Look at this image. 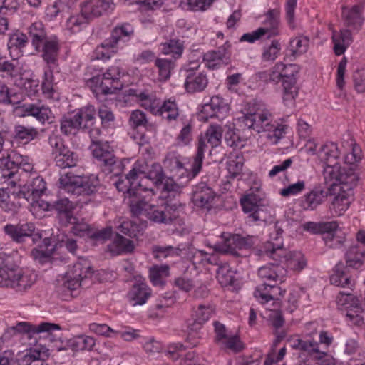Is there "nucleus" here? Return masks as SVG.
<instances>
[{
  "label": "nucleus",
  "instance_id": "nucleus-1",
  "mask_svg": "<svg viewBox=\"0 0 365 365\" xmlns=\"http://www.w3.org/2000/svg\"><path fill=\"white\" fill-rule=\"evenodd\" d=\"M127 205L133 216H145L155 224H171L178 217L180 202L152 205L141 192L136 189L128 190L126 195Z\"/></svg>",
  "mask_w": 365,
  "mask_h": 365
},
{
  "label": "nucleus",
  "instance_id": "nucleus-2",
  "mask_svg": "<svg viewBox=\"0 0 365 365\" xmlns=\"http://www.w3.org/2000/svg\"><path fill=\"white\" fill-rule=\"evenodd\" d=\"M19 167L28 172L32 170V161L26 156L4 148V139L0 133V172L1 183H8L12 186L16 185V173L15 169Z\"/></svg>",
  "mask_w": 365,
  "mask_h": 365
},
{
  "label": "nucleus",
  "instance_id": "nucleus-3",
  "mask_svg": "<svg viewBox=\"0 0 365 365\" xmlns=\"http://www.w3.org/2000/svg\"><path fill=\"white\" fill-rule=\"evenodd\" d=\"M346 264L339 262L334 268V273L330 277L332 284L341 287H350L351 286V280L350 276L347 273L349 268L359 269L364 262L365 250L364 247L356 245L349 247L345 255Z\"/></svg>",
  "mask_w": 365,
  "mask_h": 365
},
{
  "label": "nucleus",
  "instance_id": "nucleus-4",
  "mask_svg": "<svg viewBox=\"0 0 365 365\" xmlns=\"http://www.w3.org/2000/svg\"><path fill=\"white\" fill-rule=\"evenodd\" d=\"M16 173V179L17 182L15 186L7 185L11 187H19L20 190L17 193L19 197H22L29 201L31 198L35 199L41 197L46 190V185L44 180L38 175L36 172L34 171V166L31 171H25L19 167L15 169Z\"/></svg>",
  "mask_w": 365,
  "mask_h": 365
},
{
  "label": "nucleus",
  "instance_id": "nucleus-5",
  "mask_svg": "<svg viewBox=\"0 0 365 365\" xmlns=\"http://www.w3.org/2000/svg\"><path fill=\"white\" fill-rule=\"evenodd\" d=\"M277 69L280 71L282 78L283 102L287 107H292L295 103V98L298 95L297 86V75L299 67L297 64L285 65L282 63H277Z\"/></svg>",
  "mask_w": 365,
  "mask_h": 365
},
{
  "label": "nucleus",
  "instance_id": "nucleus-6",
  "mask_svg": "<svg viewBox=\"0 0 365 365\" xmlns=\"http://www.w3.org/2000/svg\"><path fill=\"white\" fill-rule=\"evenodd\" d=\"M99 68L98 65L93 64V86L97 87L103 94H113L120 90L122 83L120 81V72L118 67L113 66L102 74L95 73Z\"/></svg>",
  "mask_w": 365,
  "mask_h": 365
},
{
  "label": "nucleus",
  "instance_id": "nucleus-7",
  "mask_svg": "<svg viewBox=\"0 0 365 365\" xmlns=\"http://www.w3.org/2000/svg\"><path fill=\"white\" fill-rule=\"evenodd\" d=\"M91 120V108L89 106L64 115L60 122V130L66 135H76L80 129L88 128Z\"/></svg>",
  "mask_w": 365,
  "mask_h": 365
},
{
  "label": "nucleus",
  "instance_id": "nucleus-8",
  "mask_svg": "<svg viewBox=\"0 0 365 365\" xmlns=\"http://www.w3.org/2000/svg\"><path fill=\"white\" fill-rule=\"evenodd\" d=\"M61 189L73 195H88L90 201L91 183L90 178L87 175H76L67 173L60 178Z\"/></svg>",
  "mask_w": 365,
  "mask_h": 365
},
{
  "label": "nucleus",
  "instance_id": "nucleus-9",
  "mask_svg": "<svg viewBox=\"0 0 365 365\" xmlns=\"http://www.w3.org/2000/svg\"><path fill=\"white\" fill-rule=\"evenodd\" d=\"M213 312L214 309L210 305L199 304L196 309H194L192 317L187 322L188 338L193 341L190 342L191 346L197 345V339L199 338L198 331L211 317Z\"/></svg>",
  "mask_w": 365,
  "mask_h": 365
},
{
  "label": "nucleus",
  "instance_id": "nucleus-10",
  "mask_svg": "<svg viewBox=\"0 0 365 365\" xmlns=\"http://www.w3.org/2000/svg\"><path fill=\"white\" fill-rule=\"evenodd\" d=\"M231 44L226 41L216 49L209 50L202 55L205 66L210 70H216L227 66L231 62Z\"/></svg>",
  "mask_w": 365,
  "mask_h": 365
},
{
  "label": "nucleus",
  "instance_id": "nucleus-11",
  "mask_svg": "<svg viewBox=\"0 0 365 365\" xmlns=\"http://www.w3.org/2000/svg\"><path fill=\"white\" fill-rule=\"evenodd\" d=\"M93 157L98 162L103 173H110L113 171L116 158L108 142L93 140Z\"/></svg>",
  "mask_w": 365,
  "mask_h": 365
},
{
  "label": "nucleus",
  "instance_id": "nucleus-12",
  "mask_svg": "<svg viewBox=\"0 0 365 365\" xmlns=\"http://www.w3.org/2000/svg\"><path fill=\"white\" fill-rule=\"evenodd\" d=\"M198 68L199 65L197 63H191L184 69L183 76L185 78L184 86L188 93L201 92L208 84L207 75L198 71Z\"/></svg>",
  "mask_w": 365,
  "mask_h": 365
},
{
  "label": "nucleus",
  "instance_id": "nucleus-13",
  "mask_svg": "<svg viewBox=\"0 0 365 365\" xmlns=\"http://www.w3.org/2000/svg\"><path fill=\"white\" fill-rule=\"evenodd\" d=\"M336 300L339 305L345 306L347 310L346 317L349 321L357 326L364 324V317L361 315L363 308L359 305L358 298L349 292H340Z\"/></svg>",
  "mask_w": 365,
  "mask_h": 365
},
{
  "label": "nucleus",
  "instance_id": "nucleus-14",
  "mask_svg": "<svg viewBox=\"0 0 365 365\" xmlns=\"http://www.w3.org/2000/svg\"><path fill=\"white\" fill-rule=\"evenodd\" d=\"M11 329L19 333H26L30 337L34 334H45L44 337L47 338L50 341H54L56 337L53 332L60 331L61 327L54 323L43 322L38 325H32L26 322H21L13 326Z\"/></svg>",
  "mask_w": 365,
  "mask_h": 365
},
{
  "label": "nucleus",
  "instance_id": "nucleus-15",
  "mask_svg": "<svg viewBox=\"0 0 365 365\" xmlns=\"http://www.w3.org/2000/svg\"><path fill=\"white\" fill-rule=\"evenodd\" d=\"M255 245V237L251 235L242 236L235 234L228 237L224 245L215 244L214 250L220 253H230L233 255H238L237 249L247 250Z\"/></svg>",
  "mask_w": 365,
  "mask_h": 365
},
{
  "label": "nucleus",
  "instance_id": "nucleus-16",
  "mask_svg": "<svg viewBox=\"0 0 365 365\" xmlns=\"http://www.w3.org/2000/svg\"><path fill=\"white\" fill-rule=\"evenodd\" d=\"M288 342L293 349L305 352L314 359L322 360L327 356L326 351L319 349V344L310 337L294 336L289 339Z\"/></svg>",
  "mask_w": 365,
  "mask_h": 365
},
{
  "label": "nucleus",
  "instance_id": "nucleus-17",
  "mask_svg": "<svg viewBox=\"0 0 365 365\" xmlns=\"http://www.w3.org/2000/svg\"><path fill=\"white\" fill-rule=\"evenodd\" d=\"M91 19V2L86 1L81 4V13L70 16L65 24L66 29L71 34H76L86 29Z\"/></svg>",
  "mask_w": 365,
  "mask_h": 365
},
{
  "label": "nucleus",
  "instance_id": "nucleus-18",
  "mask_svg": "<svg viewBox=\"0 0 365 365\" xmlns=\"http://www.w3.org/2000/svg\"><path fill=\"white\" fill-rule=\"evenodd\" d=\"M240 205L245 213H250L247 216L249 222H265L267 212L263 206L258 205L257 197L255 195L250 194L240 199Z\"/></svg>",
  "mask_w": 365,
  "mask_h": 365
},
{
  "label": "nucleus",
  "instance_id": "nucleus-19",
  "mask_svg": "<svg viewBox=\"0 0 365 365\" xmlns=\"http://www.w3.org/2000/svg\"><path fill=\"white\" fill-rule=\"evenodd\" d=\"M272 114L267 110L259 113H247L243 118V123L249 129L259 133L271 131L273 128Z\"/></svg>",
  "mask_w": 365,
  "mask_h": 365
},
{
  "label": "nucleus",
  "instance_id": "nucleus-20",
  "mask_svg": "<svg viewBox=\"0 0 365 365\" xmlns=\"http://www.w3.org/2000/svg\"><path fill=\"white\" fill-rule=\"evenodd\" d=\"M229 110L227 102L220 96H212L209 103H205L201 110V118L207 120L209 118H223Z\"/></svg>",
  "mask_w": 365,
  "mask_h": 365
},
{
  "label": "nucleus",
  "instance_id": "nucleus-21",
  "mask_svg": "<svg viewBox=\"0 0 365 365\" xmlns=\"http://www.w3.org/2000/svg\"><path fill=\"white\" fill-rule=\"evenodd\" d=\"M152 294L145 279L136 280L127 293L126 297L131 306H142L146 303Z\"/></svg>",
  "mask_w": 365,
  "mask_h": 365
},
{
  "label": "nucleus",
  "instance_id": "nucleus-22",
  "mask_svg": "<svg viewBox=\"0 0 365 365\" xmlns=\"http://www.w3.org/2000/svg\"><path fill=\"white\" fill-rule=\"evenodd\" d=\"M283 230L278 226V223L274 225V233L271 234L272 242H267L264 245V252L270 258L277 260L284 257L287 253L283 246L282 242Z\"/></svg>",
  "mask_w": 365,
  "mask_h": 365
},
{
  "label": "nucleus",
  "instance_id": "nucleus-23",
  "mask_svg": "<svg viewBox=\"0 0 365 365\" xmlns=\"http://www.w3.org/2000/svg\"><path fill=\"white\" fill-rule=\"evenodd\" d=\"M215 196V193L212 189L205 182H201L193 187L192 201L196 207L209 209Z\"/></svg>",
  "mask_w": 365,
  "mask_h": 365
},
{
  "label": "nucleus",
  "instance_id": "nucleus-24",
  "mask_svg": "<svg viewBox=\"0 0 365 365\" xmlns=\"http://www.w3.org/2000/svg\"><path fill=\"white\" fill-rule=\"evenodd\" d=\"M91 267L86 268V271H83L81 263H76L72 267H69L63 277V286L69 290H76L81 286L84 278L88 277Z\"/></svg>",
  "mask_w": 365,
  "mask_h": 365
},
{
  "label": "nucleus",
  "instance_id": "nucleus-25",
  "mask_svg": "<svg viewBox=\"0 0 365 365\" xmlns=\"http://www.w3.org/2000/svg\"><path fill=\"white\" fill-rule=\"evenodd\" d=\"M35 228L34 223L24 222L6 225L4 230L14 241L20 243L24 242L26 238L33 237Z\"/></svg>",
  "mask_w": 365,
  "mask_h": 365
},
{
  "label": "nucleus",
  "instance_id": "nucleus-26",
  "mask_svg": "<svg viewBox=\"0 0 365 365\" xmlns=\"http://www.w3.org/2000/svg\"><path fill=\"white\" fill-rule=\"evenodd\" d=\"M279 261H275L273 263H269L261 267L257 272L258 276L269 282L280 283L284 281L287 271L285 267L279 264Z\"/></svg>",
  "mask_w": 365,
  "mask_h": 365
},
{
  "label": "nucleus",
  "instance_id": "nucleus-27",
  "mask_svg": "<svg viewBox=\"0 0 365 365\" xmlns=\"http://www.w3.org/2000/svg\"><path fill=\"white\" fill-rule=\"evenodd\" d=\"M54 65H48L44 69L42 81V91L46 98L51 103L56 102L60 99V93L55 83L52 67Z\"/></svg>",
  "mask_w": 365,
  "mask_h": 365
},
{
  "label": "nucleus",
  "instance_id": "nucleus-28",
  "mask_svg": "<svg viewBox=\"0 0 365 365\" xmlns=\"http://www.w3.org/2000/svg\"><path fill=\"white\" fill-rule=\"evenodd\" d=\"M42 58L47 65H56L60 50L59 41L56 36H51L41 44Z\"/></svg>",
  "mask_w": 365,
  "mask_h": 365
},
{
  "label": "nucleus",
  "instance_id": "nucleus-29",
  "mask_svg": "<svg viewBox=\"0 0 365 365\" xmlns=\"http://www.w3.org/2000/svg\"><path fill=\"white\" fill-rule=\"evenodd\" d=\"M134 35V28L129 23H122L116 25L111 31L110 37L106 39V45L115 46L119 42H127Z\"/></svg>",
  "mask_w": 365,
  "mask_h": 365
},
{
  "label": "nucleus",
  "instance_id": "nucleus-30",
  "mask_svg": "<svg viewBox=\"0 0 365 365\" xmlns=\"http://www.w3.org/2000/svg\"><path fill=\"white\" fill-rule=\"evenodd\" d=\"M302 228L312 234H322L323 237H329L337 232L339 225L336 221L307 222L302 225Z\"/></svg>",
  "mask_w": 365,
  "mask_h": 365
},
{
  "label": "nucleus",
  "instance_id": "nucleus-31",
  "mask_svg": "<svg viewBox=\"0 0 365 365\" xmlns=\"http://www.w3.org/2000/svg\"><path fill=\"white\" fill-rule=\"evenodd\" d=\"M329 190H325L322 187H315L309 192L304 196L302 206L304 210H314L319 205H322L328 195Z\"/></svg>",
  "mask_w": 365,
  "mask_h": 365
},
{
  "label": "nucleus",
  "instance_id": "nucleus-32",
  "mask_svg": "<svg viewBox=\"0 0 365 365\" xmlns=\"http://www.w3.org/2000/svg\"><path fill=\"white\" fill-rule=\"evenodd\" d=\"M16 267L13 263V259L10 256L5 258L0 257V286L11 287Z\"/></svg>",
  "mask_w": 365,
  "mask_h": 365
},
{
  "label": "nucleus",
  "instance_id": "nucleus-33",
  "mask_svg": "<svg viewBox=\"0 0 365 365\" xmlns=\"http://www.w3.org/2000/svg\"><path fill=\"white\" fill-rule=\"evenodd\" d=\"M336 191L337 193L331 202L330 209L335 215L341 216L349 209L354 200V194L339 189Z\"/></svg>",
  "mask_w": 365,
  "mask_h": 365
},
{
  "label": "nucleus",
  "instance_id": "nucleus-34",
  "mask_svg": "<svg viewBox=\"0 0 365 365\" xmlns=\"http://www.w3.org/2000/svg\"><path fill=\"white\" fill-rule=\"evenodd\" d=\"M134 244L119 233H115L113 241L108 245V251L112 255L117 256L123 253H130L134 250Z\"/></svg>",
  "mask_w": 365,
  "mask_h": 365
},
{
  "label": "nucleus",
  "instance_id": "nucleus-35",
  "mask_svg": "<svg viewBox=\"0 0 365 365\" xmlns=\"http://www.w3.org/2000/svg\"><path fill=\"white\" fill-rule=\"evenodd\" d=\"M155 115L161 116L168 123L176 120L179 117V108L175 99L170 98L158 105Z\"/></svg>",
  "mask_w": 365,
  "mask_h": 365
},
{
  "label": "nucleus",
  "instance_id": "nucleus-36",
  "mask_svg": "<svg viewBox=\"0 0 365 365\" xmlns=\"http://www.w3.org/2000/svg\"><path fill=\"white\" fill-rule=\"evenodd\" d=\"M337 180H339L337 189L348 192L350 191L351 193L354 194V188L357 185L359 176L352 168H343Z\"/></svg>",
  "mask_w": 365,
  "mask_h": 365
},
{
  "label": "nucleus",
  "instance_id": "nucleus-37",
  "mask_svg": "<svg viewBox=\"0 0 365 365\" xmlns=\"http://www.w3.org/2000/svg\"><path fill=\"white\" fill-rule=\"evenodd\" d=\"M37 275L35 272L29 270L21 272L16 268L15 277L11 288L17 291H24L30 288L36 282Z\"/></svg>",
  "mask_w": 365,
  "mask_h": 365
},
{
  "label": "nucleus",
  "instance_id": "nucleus-38",
  "mask_svg": "<svg viewBox=\"0 0 365 365\" xmlns=\"http://www.w3.org/2000/svg\"><path fill=\"white\" fill-rule=\"evenodd\" d=\"M51 114V109L44 105L29 103L24 106V116H33L41 123L48 120Z\"/></svg>",
  "mask_w": 365,
  "mask_h": 365
},
{
  "label": "nucleus",
  "instance_id": "nucleus-39",
  "mask_svg": "<svg viewBox=\"0 0 365 365\" xmlns=\"http://www.w3.org/2000/svg\"><path fill=\"white\" fill-rule=\"evenodd\" d=\"M341 168L339 166L338 162H334L333 164H327L324 168L323 175L325 183L329 187V191L330 195L332 191L337 190V185L339 182L338 178L340 176Z\"/></svg>",
  "mask_w": 365,
  "mask_h": 365
},
{
  "label": "nucleus",
  "instance_id": "nucleus-40",
  "mask_svg": "<svg viewBox=\"0 0 365 365\" xmlns=\"http://www.w3.org/2000/svg\"><path fill=\"white\" fill-rule=\"evenodd\" d=\"M202 167L200 165L192 162L190 169L183 168L175 173L173 178L182 189L200 173Z\"/></svg>",
  "mask_w": 365,
  "mask_h": 365
},
{
  "label": "nucleus",
  "instance_id": "nucleus-41",
  "mask_svg": "<svg viewBox=\"0 0 365 365\" xmlns=\"http://www.w3.org/2000/svg\"><path fill=\"white\" fill-rule=\"evenodd\" d=\"M334 44V51L336 56L342 55L346 46L352 42L351 32L349 29H344L340 33H334L331 37Z\"/></svg>",
  "mask_w": 365,
  "mask_h": 365
},
{
  "label": "nucleus",
  "instance_id": "nucleus-42",
  "mask_svg": "<svg viewBox=\"0 0 365 365\" xmlns=\"http://www.w3.org/2000/svg\"><path fill=\"white\" fill-rule=\"evenodd\" d=\"M14 139L23 143L27 144L34 140L38 135L36 128L31 126L16 125L14 128Z\"/></svg>",
  "mask_w": 365,
  "mask_h": 365
},
{
  "label": "nucleus",
  "instance_id": "nucleus-43",
  "mask_svg": "<svg viewBox=\"0 0 365 365\" xmlns=\"http://www.w3.org/2000/svg\"><path fill=\"white\" fill-rule=\"evenodd\" d=\"M264 26L267 31V39L276 36L279 34L278 25L279 23V9H269L265 14Z\"/></svg>",
  "mask_w": 365,
  "mask_h": 365
},
{
  "label": "nucleus",
  "instance_id": "nucleus-44",
  "mask_svg": "<svg viewBox=\"0 0 365 365\" xmlns=\"http://www.w3.org/2000/svg\"><path fill=\"white\" fill-rule=\"evenodd\" d=\"M56 165L60 168L75 167L78 160V155L68 147L53 156Z\"/></svg>",
  "mask_w": 365,
  "mask_h": 365
},
{
  "label": "nucleus",
  "instance_id": "nucleus-45",
  "mask_svg": "<svg viewBox=\"0 0 365 365\" xmlns=\"http://www.w3.org/2000/svg\"><path fill=\"white\" fill-rule=\"evenodd\" d=\"M170 275V266L168 264L153 265L149 269V278L155 286H164L165 278Z\"/></svg>",
  "mask_w": 365,
  "mask_h": 365
},
{
  "label": "nucleus",
  "instance_id": "nucleus-46",
  "mask_svg": "<svg viewBox=\"0 0 365 365\" xmlns=\"http://www.w3.org/2000/svg\"><path fill=\"white\" fill-rule=\"evenodd\" d=\"M16 84L30 97L35 96L38 91L39 81L34 78L31 74L22 73Z\"/></svg>",
  "mask_w": 365,
  "mask_h": 365
},
{
  "label": "nucleus",
  "instance_id": "nucleus-47",
  "mask_svg": "<svg viewBox=\"0 0 365 365\" xmlns=\"http://www.w3.org/2000/svg\"><path fill=\"white\" fill-rule=\"evenodd\" d=\"M319 158L326 165L333 164L337 162L339 157V151L337 145L334 143L322 145L318 151Z\"/></svg>",
  "mask_w": 365,
  "mask_h": 365
},
{
  "label": "nucleus",
  "instance_id": "nucleus-48",
  "mask_svg": "<svg viewBox=\"0 0 365 365\" xmlns=\"http://www.w3.org/2000/svg\"><path fill=\"white\" fill-rule=\"evenodd\" d=\"M29 33L31 38L32 45L36 51H40L43 41L47 38L43 24L41 21L33 23L29 27Z\"/></svg>",
  "mask_w": 365,
  "mask_h": 365
},
{
  "label": "nucleus",
  "instance_id": "nucleus-49",
  "mask_svg": "<svg viewBox=\"0 0 365 365\" xmlns=\"http://www.w3.org/2000/svg\"><path fill=\"white\" fill-rule=\"evenodd\" d=\"M216 277L223 287L232 285L235 282V272L227 263L217 264Z\"/></svg>",
  "mask_w": 365,
  "mask_h": 365
},
{
  "label": "nucleus",
  "instance_id": "nucleus-50",
  "mask_svg": "<svg viewBox=\"0 0 365 365\" xmlns=\"http://www.w3.org/2000/svg\"><path fill=\"white\" fill-rule=\"evenodd\" d=\"M362 10V6L354 5L346 14L344 13L345 22L348 26L356 29H359L361 26L364 21L361 16Z\"/></svg>",
  "mask_w": 365,
  "mask_h": 365
},
{
  "label": "nucleus",
  "instance_id": "nucleus-51",
  "mask_svg": "<svg viewBox=\"0 0 365 365\" xmlns=\"http://www.w3.org/2000/svg\"><path fill=\"white\" fill-rule=\"evenodd\" d=\"M49 356V351L44 346L35 347L26 356L30 363L27 365H48L46 360Z\"/></svg>",
  "mask_w": 365,
  "mask_h": 365
},
{
  "label": "nucleus",
  "instance_id": "nucleus-52",
  "mask_svg": "<svg viewBox=\"0 0 365 365\" xmlns=\"http://www.w3.org/2000/svg\"><path fill=\"white\" fill-rule=\"evenodd\" d=\"M309 43V38L307 36H299L292 38L289 43L290 55L295 58L305 53L308 50Z\"/></svg>",
  "mask_w": 365,
  "mask_h": 365
},
{
  "label": "nucleus",
  "instance_id": "nucleus-53",
  "mask_svg": "<svg viewBox=\"0 0 365 365\" xmlns=\"http://www.w3.org/2000/svg\"><path fill=\"white\" fill-rule=\"evenodd\" d=\"M182 250L171 245L153 247V255L155 259L162 260L170 257H179L181 255Z\"/></svg>",
  "mask_w": 365,
  "mask_h": 365
},
{
  "label": "nucleus",
  "instance_id": "nucleus-54",
  "mask_svg": "<svg viewBox=\"0 0 365 365\" xmlns=\"http://www.w3.org/2000/svg\"><path fill=\"white\" fill-rule=\"evenodd\" d=\"M227 169L228 171V178L235 179L241 175L244 165V158L242 155H235L227 161Z\"/></svg>",
  "mask_w": 365,
  "mask_h": 365
},
{
  "label": "nucleus",
  "instance_id": "nucleus-55",
  "mask_svg": "<svg viewBox=\"0 0 365 365\" xmlns=\"http://www.w3.org/2000/svg\"><path fill=\"white\" fill-rule=\"evenodd\" d=\"M222 133L223 130L221 125L216 124L210 125L207 129L203 137L206 138L207 143L214 148L220 145Z\"/></svg>",
  "mask_w": 365,
  "mask_h": 365
},
{
  "label": "nucleus",
  "instance_id": "nucleus-56",
  "mask_svg": "<svg viewBox=\"0 0 365 365\" xmlns=\"http://www.w3.org/2000/svg\"><path fill=\"white\" fill-rule=\"evenodd\" d=\"M286 261L287 266L294 270L301 271L307 266V259L301 252H294L287 258V254L284 257L279 258L277 261Z\"/></svg>",
  "mask_w": 365,
  "mask_h": 365
},
{
  "label": "nucleus",
  "instance_id": "nucleus-57",
  "mask_svg": "<svg viewBox=\"0 0 365 365\" xmlns=\"http://www.w3.org/2000/svg\"><path fill=\"white\" fill-rule=\"evenodd\" d=\"M184 46L182 42L178 39H170L162 43V51L165 54H173L174 58H178L182 56Z\"/></svg>",
  "mask_w": 365,
  "mask_h": 365
},
{
  "label": "nucleus",
  "instance_id": "nucleus-58",
  "mask_svg": "<svg viewBox=\"0 0 365 365\" xmlns=\"http://www.w3.org/2000/svg\"><path fill=\"white\" fill-rule=\"evenodd\" d=\"M155 66L158 69L159 79L167 81L170 77L171 70L174 68V62L165 58H156Z\"/></svg>",
  "mask_w": 365,
  "mask_h": 365
},
{
  "label": "nucleus",
  "instance_id": "nucleus-59",
  "mask_svg": "<svg viewBox=\"0 0 365 365\" xmlns=\"http://www.w3.org/2000/svg\"><path fill=\"white\" fill-rule=\"evenodd\" d=\"M225 142L226 145L234 150L240 149L245 145V140L242 139L239 133L229 128L225 133Z\"/></svg>",
  "mask_w": 365,
  "mask_h": 365
},
{
  "label": "nucleus",
  "instance_id": "nucleus-60",
  "mask_svg": "<svg viewBox=\"0 0 365 365\" xmlns=\"http://www.w3.org/2000/svg\"><path fill=\"white\" fill-rule=\"evenodd\" d=\"M113 0H97L93 6V16H101L111 13L115 9Z\"/></svg>",
  "mask_w": 365,
  "mask_h": 365
},
{
  "label": "nucleus",
  "instance_id": "nucleus-61",
  "mask_svg": "<svg viewBox=\"0 0 365 365\" xmlns=\"http://www.w3.org/2000/svg\"><path fill=\"white\" fill-rule=\"evenodd\" d=\"M27 36L22 33H15L9 37L8 49L11 53L12 50H19L23 53V48L27 45Z\"/></svg>",
  "mask_w": 365,
  "mask_h": 365
},
{
  "label": "nucleus",
  "instance_id": "nucleus-62",
  "mask_svg": "<svg viewBox=\"0 0 365 365\" xmlns=\"http://www.w3.org/2000/svg\"><path fill=\"white\" fill-rule=\"evenodd\" d=\"M145 177L150 180L156 187H159L163 185L165 175L160 164L153 163L151 169L148 171Z\"/></svg>",
  "mask_w": 365,
  "mask_h": 365
},
{
  "label": "nucleus",
  "instance_id": "nucleus-63",
  "mask_svg": "<svg viewBox=\"0 0 365 365\" xmlns=\"http://www.w3.org/2000/svg\"><path fill=\"white\" fill-rule=\"evenodd\" d=\"M115 46L106 45V40L98 46L96 47L93 53V61L94 60H108L110 59L112 54L115 52L113 49L116 48Z\"/></svg>",
  "mask_w": 365,
  "mask_h": 365
},
{
  "label": "nucleus",
  "instance_id": "nucleus-64",
  "mask_svg": "<svg viewBox=\"0 0 365 365\" xmlns=\"http://www.w3.org/2000/svg\"><path fill=\"white\" fill-rule=\"evenodd\" d=\"M128 123L130 127L134 130L140 127L146 128L148 123L146 115L140 110L132 111L129 117Z\"/></svg>",
  "mask_w": 365,
  "mask_h": 365
}]
</instances>
